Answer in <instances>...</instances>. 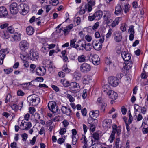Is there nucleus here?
<instances>
[{
  "mask_svg": "<svg viewBox=\"0 0 148 148\" xmlns=\"http://www.w3.org/2000/svg\"><path fill=\"white\" fill-rule=\"evenodd\" d=\"M74 22L75 24H76L77 25H78L81 22V19L80 18L78 17L75 19Z\"/></svg>",
  "mask_w": 148,
  "mask_h": 148,
  "instance_id": "nucleus-49",
  "label": "nucleus"
},
{
  "mask_svg": "<svg viewBox=\"0 0 148 148\" xmlns=\"http://www.w3.org/2000/svg\"><path fill=\"white\" fill-rule=\"evenodd\" d=\"M67 97L69 99V100L71 102H73L75 100L74 98H73L72 96L70 94H67Z\"/></svg>",
  "mask_w": 148,
  "mask_h": 148,
  "instance_id": "nucleus-55",
  "label": "nucleus"
},
{
  "mask_svg": "<svg viewBox=\"0 0 148 148\" xmlns=\"http://www.w3.org/2000/svg\"><path fill=\"white\" fill-rule=\"evenodd\" d=\"M122 57L125 62H127L130 60L131 56L130 54L127 53L125 51L122 52L121 53Z\"/></svg>",
  "mask_w": 148,
  "mask_h": 148,
  "instance_id": "nucleus-20",
  "label": "nucleus"
},
{
  "mask_svg": "<svg viewBox=\"0 0 148 148\" xmlns=\"http://www.w3.org/2000/svg\"><path fill=\"white\" fill-rule=\"evenodd\" d=\"M92 48V46H91L90 43H88L87 44L86 43V44L85 45L84 47V49L87 51H90Z\"/></svg>",
  "mask_w": 148,
  "mask_h": 148,
  "instance_id": "nucleus-38",
  "label": "nucleus"
},
{
  "mask_svg": "<svg viewBox=\"0 0 148 148\" xmlns=\"http://www.w3.org/2000/svg\"><path fill=\"white\" fill-rule=\"evenodd\" d=\"M29 110L30 113L31 114H33L36 111L35 109L33 107H30Z\"/></svg>",
  "mask_w": 148,
  "mask_h": 148,
  "instance_id": "nucleus-60",
  "label": "nucleus"
},
{
  "mask_svg": "<svg viewBox=\"0 0 148 148\" xmlns=\"http://www.w3.org/2000/svg\"><path fill=\"white\" fill-rule=\"evenodd\" d=\"M69 88L74 92L77 93L79 91L80 87L78 83L75 82H72L71 83Z\"/></svg>",
  "mask_w": 148,
  "mask_h": 148,
  "instance_id": "nucleus-9",
  "label": "nucleus"
},
{
  "mask_svg": "<svg viewBox=\"0 0 148 148\" xmlns=\"http://www.w3.org/2000/svg\"><path fill=\"white\" fill-rule=\"evenodd\" d=\"M112 132L109 139L110 143H112L114 139V136L116 133L117 135L119 136L121 133V127L120 126L117 127L116 124H114L112 125Z\"/></svg>",
  "mask_w": 148,
  "mask_h": 148,
  "instance_id": "nucleus-1",
  "label": "nucleus"
},
{
  "mask_svg": "<svg viewBox=\"0 0 148 148\" xmlns=\"http://www.w3.org/2000/svg\"><path fill=\"white\" fill-rule=\"evenodd\" d=\"M6 51L5 49H1L0 50V64H2L3 63V60L6 56L5 53H4Z\"/></svg>",
  "mask_w": 148,
  "mask_h": 148,
  "instance_id": "nucleus-24",
  "label": "nucleus"
},
{
  "mask_svg": "<svg viewBox=\"0 0 148 148\" xmlns=\"http://www.w3.org/2000/svg\"><path fill=\"white\" fill-rule=\"evenodd\" d=\"M91 80L88 76H85L83 79L82 82L84 84H88L90 83Z\"/></svg>",
  "mask_w": 148,
  "mask_h": 148,
  "instance_id": "nucleus-35",
  "label": "nucleus"
},
{
  "mask_svg": "<svg viewBox=\"0 0 148 148\" xmlns=\"http://www.w3.org/2000/svg\"><path fill=\"white\" fill-rule=\"evenodd\" d=\"M27 57L25 54L20 53V58L23 63V66L24 67L27 68L29 67V62L27 61Z\"/></svg>",
  "mask_w": 148,
  "mask_h": 148,
  "instance_id": "nucleus-14",
  "label": "nucleus"
},
{
  "mask_svg": "<svg viewBox=\"0 0 148 148\" xmlns=\"http://www.w3.org/2000/svg\"><path fill=\"white\" fill-rule=\"evenodd\" d=\"M39 57L38 54L36 52H31L29 56V59L33 61L37 60Z\"/></svg>",
  "mask_w": 148,
  "mask_h": 148,
  "instance_id": "nucleus-21",
  "label": "nucleus"
},
{
  "mask_svg": "<svg viewBox=\"0 0 148 148\" xmlns=\"http://www.w3.org/2000/svg\"><path fill=\"white\" fill-rule=\"evenodd\" d=\"M112 120L110 119H105L103 121V126L107 129L111 127Z\"/></svg>",
  "mask_w": 148,
  "mask_h": 148,
  "instance_id": "nucleus-18",
  "label": "nucleus"
},
{
  "mask_svg": "<svg viewBox=\"0 0 148 148\" xmlns=\"http://www.w3.org/2000/svg\"><path fill=\"white\" fill-rule=\"evenodd\" d=\"M14 34L12 36V38L15 41L18 40V33L15 32Z\"/></svg>",
  "mask_w": 148,
  "mask_h": 148,
  "instance_id": "nucleus-51",
  "label": "nucleus"
},
{
  "mask_svg": "<svg viewBox=\"0 0 148 148\" xmlns=\"http://www.w3.org/2000/svg\"><path fill=\"white\" fill-rule=\"evenodd\" d=\"M114 14L116 15H119L123 14V10L120 5L118 4L115 7Z\"/></svg>",
  "mask_w": 148,
  "mask_h": 148,
  "instance_id": "nucleus-25",
  "label": "nucleus"
},
{
  "mask_svg": "<svg viewBox=\"0 0 148 148\" xmlns=\"http://www.w3.org/2000/svg\"><path fill=\"white\" fill-rule=\"evenodd\" d=\"M8 11L5 7L2 6L0 7V16L3 17L8 14Z\"/></svg>",
  "mask_w": 148,
  "mask_h": 148,
  "instance_id": "nucleus-22",
  "label": "nucleus"
},
{
  "mask_svg": "<svg viewBox=\"0 0 148 148\" xmlns=\"http://www.w3.org/2000/svg\"><path fill=\"white\" fill-rule=\"evenodd\" d=\"M128 32L130 34H134L135 32L133 26L131 25L129 29H128Z\"/></svg>",
  "mask_w": 148,
  "mask_h": 148,
  "instance_id": "nucleus-45",
  "label": "nucleus"
},
{
  "mask_svg": "<svg viewBox=\"0 0 148 148\" xmlns=\"http://www.w3.org/2000/svg\"><path fill=\"white\" fill-rule=\"evenodd\" d=\"M104 38L102 37L98 40H95L93 41L92 45L94 49L97 51L100 50L102 48V43L104 42Z\"/></svg>",
  "mask_w": 148,
  "mask_h": 148,
  "instance_id": "nucleus-3",
  "label": "nucleus"
},
{
  "mask_svg": "<svg viewBox=\"0 0 148 148\" xmlns=\"http://www.w3.org/2000/svg\"><path fill=\"white\" fill-rule=\"evenodd\" d=\"M48 106L49 110L53 113H56L58 112V107L55 102L51 101L49 102Z\"/></svg>",
  "mask_w": 148,
  "mask_h": 148,
  "instance_id": "nucleus-4",
  "label": "nucleus"
},
{
  "mask_svg": "<svg viewBox=\"0 0 148 148\" xmlns=\"http://www.w3.org/2000/svg\"><path fill=\"white\" fill-rule=\"evenodd\" d=\"M64 139L63 138H60L58 139L57 142L58 143L61 144L64 142Z\"/></svg>",
  "mask_w": 148,
  "mask_h": 148,
  "instance_id": "nucleus-64",
  "label": "nucleus"
},
{
  "mask_svg": "<svg viewBox=\"0 0 148 148\" xmlns=\"http://www.w3.org/2000/svg\"><path fill=\"white\" fill-rule=\"evenodd\" d=\"M113 32L112 29L110 28L108 31V33L106 35V37L107 38H108L111 36V34Z\"/></svg>",
  "mask_w": 148,
  "mask_h": 148,
  "instance_id": "nucleus-50",
  "label": "nucleus"
},
{
  "mask_svg": "<svg viewBox=\"0 0 148 148\" xmlns=\"http://www.w3.org/2000/svg\"><path fill=\"white\" fill-rule=\"evenodd\" d=\"M13 70L12 68H10L8 69H4V71L5 72V73L8 74H10L11 72H12Z\"/></svg>",
  "mask_w": 148,
  "mask_h": 148,
  "instance_id": "nucleus-46",
  "label": "nucleus"
},
{
  "mask_svg": "<svg viewBox=\"0 0 148 148\" xmlns=\"http://www.w3.org/2000/svg\"><path fill=\"white\" fill-rule=\"evenodd\" d=\"M113 36L115 41L118 42H120L122 39L121 33L118 31H116L114 33Z\"/></svg>",
  "mask_w": 148,
  "mask_h": 148,
  "instance_id": "nucleus-13",
  "label": "nucleus"
},
{
  "mask_svg": "<svg viewBox=\"0 0 148 148\" xmlns=\"http://www.w3.org/2000/svg\"><path fill=\"white\" fill-rule=\"evenodd\" d=\"M111 16V14L110 13H107L103 16L104 20L105 21L108 20L110 18Z\"/></svg>",
  "mask_w": 148,
  "mask_h": 148,
  "instance_id": "nucleus-40",
  "label": "nucleus"
},
{
  "mask_svg": "<svg viewBox=\"0 0 148 148\" xmlns=\"http://www.w3.org/2000/svg\"><path fill=\"white\" fill-rule=\"evenodd\" d=\"M94 15L95 16L96 20H99L102 17L103 12L101 10L97 11L94 13Z\"/></svg>",
  "mask_w": 148,
  "mask_h": 148,
  "instance_id": "nucleus-28",
  "label": "nucleus"
},
{
  "mask_svg": "<svg viewBox=\"0 0 148 148\" xmlns=\"http://www.w3.org/2000/svg\"><path fill=\"white\" fill-rule=\"evenodd\" d=\"M59 3L58 0H51L50 3L53 6L57 5Z\"/></svg>",
  "mask_w": 148,
  "mask_h": 148,
  "instance_id": "nucleus-43",
  "label": "nucleus"
},
{
  "mask_svg": "<svg viewBox=\"0 0 148 148\" xmlns=\"http://www.w3.org/2000/svg\"><path fill=\"white\" fill-rule=\"evenodd\" d=\"M128 62H129L127 63L125 62V63L126 65L124 67V69L126 70H129L130 69L132 65V61H129Z\"/></svg>",
  "mask_w": 148,
  "mask_h": 148,
  "instance_id": "nucleus-30",
  "label": "nucleus"
},
{
  "mask_svg": "<svg viewBox=\"0 0 148 148\" xmlns=\"http://www.w3.org/2000/svg\"><path fill=\"white\" fill-rule=\"evenodd\" d=\"M38 97L36 94H33L27 97L28 102L29 103L30 105L35 106L37 105L39 103Z\"/></svg>",
  "mask_w": 148,
  "mask_h": 148,
  "instance_id": "nucleus-2",
  "label": "nucleus"
},
{
  "mask_svg": "<svg viewBox=\"0 0 148 148\" xmlns=\"http://www.w3.org/2000/svg\"><path fill=\"white\" fill-rule=\"evenodd\" d=\"M91 60L92 63L95 65H98L100 63V59L98 56L96 54L92 56Z\"/></svg>",
  "mask_w": 148,
  "mask_h": 148,
  "instance_id": "nucleus-19",
  "label": "nucleus"
},
{
  "mask_svg": "<svg viewBox=\"0 0 148 148\" xmlns=\"http://www.w3.org/2000/svg\"><path fill=\"white\" fill-rule=\"evenodd\" d=\"M101 110L102 111H104L105 110V108L107 106V104L106 103H103L101 104Z\"/></svg>",
  "mask_w": 148,
  "mask_h": 148,
  "instance_id": "nucleus-62",
  "label": "nucleus"
},
{
  "mask_svg": "<svg viewBox=\"0 0 148 148\" xmlns=\"http://www.w3.org/2000/svg\"><path fill=\"white\" fill-rule=\"evenodd\" d=\"M62 70L66 73H68L70 72V70L68 69L67 66H64L62 68Z\"/></svg>",
  "mask_w": 148,
  "mask_h": 148,
  "instance_id": "nucleus-48",
  "label": "nucleus"
},
{
  "mask_svg": "<svg viewBox=\"0 0 148 148\" xmlns=\"http://www.w3.org/2000/svg\"><path fill=\"white\" fill-rule=\"evenodd\" d=\"M120 139L119 138H117L115 143V145L116 148H119V143L120 141Z\"/></svg>",
  "mask_w": 148,
  "mask_h": 148,
  "instance_id": "nucleus-59",
  "label": "nucleus"
},
{
  "mask_svg": "<svg viewBox=\"0 0 148 148\" xmlns=\"http://www.w3.org/2000/svg\"><path fill=\"white\" fill-rule=\"evenodd\" d=\"M83 6V5H82V6L81 7V8L80 9V10L79 12V14L81 15H82L84 14L85 12V11H86L85 9V8L84 7L82 8V6Z\"/></svg>",
  "mask_w": 148,
  "mask_h": 148,
  "instance_id": "nucleus-53",
  "label": "nucleus"
},
{
  "mask_svg": "<svg viewBox=\"0 0 148 148\" xmlns=\"http://www.w3.org/2000/svg\"><path fill=\"white\" fill-rule=\"evenodd\" d=\"M32 127L31 123L30 122H26L23 120L20 125L19 129L21 130H28Z\"/></svg>",
  "mask_w": 148,
  "mask_h": 148,
  "instance_id": "nucleus-6",
  "label": "nucleus"
},
{
  "mask_svg": "<svg viewBox=\"0 0 148 148\" xmlns=\"http://www.w3.org/2000/svg\"><path fill=\"white\" fill-rule=\"evenodd\" d=\"M86 42L84 40H79L76 44V48L78 50H83Z\"/></svg>",
  "mask_w": 148,
  "mask_h": 148,
  "instance_id": "nucleus-15",
  "label": "nucleus"
},
{
  "mask_svg": "<svg viewBox=\"0 0 148 148\" xmlns=\"http://www.w3.org/2000/svg\"><path fill=\"white\" fill-rule=\"evenodd\" d=\"M81 140H83V142L85 145H86L87 144V138H86L85 136L84 135H82V138L81 139Z\"/></svg>",
  "mask_w": 148,
  "mask_h": 148,
  "instance_id": "nucleus-56",
  "label": "nucleus"
},
{
  "mask_svg": "<svg viewBox=\"0 0 148 148\" xmlns=\"http://www.w3.org/2000/svg\"><path fill=\"white\" fill-rule=\"evenodd\" d=\"M93 137L95 140H98L99 138V134L96 132L94 133L93 134Z\"/></svg>",
  "mask_w": 148,
  "mask_h": 148,
  "instance_id": "nucleus-44",
  "label": "nucleus"
},
{
  "mask_svg": "<svg viewBox=\"0 0 148 148\" xmlns=\"http://www.w3.org/2000/svg\"><path fill=\"white\" fill-rule=\"evenodd\" d=\"M108 82L112 86L116 87L119 84V79H118L117 78L115 77H111L109 78Z\"/></svg>",
  "mask_w": 148,
  "mask_h": 148,
  "instance_id": "nucleus-10",
  "label": "nucleus"
},
{
  "mask_svg": "<svg viewBox=\"0 0 148 148\" xmlns=\"http://www.w3.org/2000/svg\"><path fill=\"white\" fill-rule=\"evenodd\" d=\"M19 6L20 7L21 10H22V12L20 13L21 14L24 15L28 13L29 8L26 4L21 3L19 5Z\"/></svg>",
  "mask_w": 148,
  "mask_h": 148,
  "instance_id": "nucleus-12",
  "label": "nucleus"
},
{
  "mask_svg": "<svg viewBox=\"0 0 148 148\" xmlns=\"http://www.w3.org/2000/svg\"><path fill=\"white\" fill-rule=\"evenodd\" d=\"M26 31L27 34L29 35H32L34 32V28L31 26H28L26 28Z\"/></svg>",
  "mask_w": 148,
  "mask_h": 148,
  "instance_id": "nucleus-29",
  "label": "nucleus"
},
{
  "mask_svg": "<svg viewBox=\"0 0 148 148\" xmlns=\"http://www.w3.org/2000/svg\"><path fill=\"white\" fill-rule=\"evenodd\" d=\"M87 3L86 4L84 5L86 10H87L88 12H90L92 10V6L95 4V0H86Z\"/></svg>",
  "mask_w": 148,
  "mask_h": 148,
  "instance_id": "nucleus-8",
  "label": "nucleus"
},
{
  "mask_svg": "<svg viewBox=\"0 0 148 148\" xmlns=\"http://www.w3.org/2000/svg\"><path fill=\"white\" fill-rule=\"evenodd\" d=\"M130 8V5L129 4L125 5L124 12L125 13H127L129 11Z\"/></svg>",
  "mask_w": 148,
  "mask_h": 148,
  "instance_id": "nucleus-52",
  "label": "nucleus"
},
{
  "mask_svg": "<svg viewBox=\"0 0 148 148\" xmlns=\"http://www.w3.org/2000/svg\"><path fill=\"white\" fill-rule=\"evenodd\" d=\"M7 31L10 34H13L14 32V29L12 26H10L8 27Z\"/></svg>",
  "mask_w": 148,
  "mask_h": 148,
  "instance_id": "nucleus-42",
  "label": "nucleus"
},
{
  "mask_svg": "<svg viewBox=\"0 0 148 148\" xmlns=\"http://www.w3.org/2000/svg\"><path fill=\"white\" fill-rule=\"evenodd\" d=\"M85 39L88 42H90L92 40V37L89 35H87L85 36Z\"/></svg>",
  "mask_w": 148,
  "mask_h": 148,
  "instance_id": "nucleus-61",
  "label": "nucleus"
},
{
  "mask_svg": "<svg viewBox=\"0 0 148 148\" xmlns=\"http://www.w3.org/2000/svg\"><path fill=\"white\" fill-rule=\"evenodd\" d=\"M74 78H75L76 80H79L80 79L81 75V73L78 72H75L73 74Z\"/></svg>",
  "mask_w": 148,
  "mask_h": 148,
  "instance_id": "nucleus-34",
  "label": "nucleus"
},
{
  "mask_svg": "<svg viewBox=\"0 0 148 148\" xmlns=\"http://www.w3.org/2000/svg\"><path fill=\"white\" fill-rule=\"evenodd\" d=\"M66 129L64 128L60 129L59 132L60 134L61 135L64 134L66 132Z\"/></svg>",
  "mask_w": 148,
  "mask_h": 148,
  "instance_id": "nucleus-54",
  "label": "nucleus"
},
{
  "mask_svg": "<svg viewBox=\"0 0 148 148\" xmlns=\"http://www.w3.org/2000/svg\"><path fill=\"white\" fill-rule=\"evenodd\" d=\"M110 92L108 95L110 98L113 99H116L117 98L118 95L116 92L112 90L110 91Z\"/></svg>",
  "mask_w": 148,
  "mask_h": 148,
  "instance_id": "nucleus-26",
  "label": "nucleus"
},
{
  "mask_svg": "<svg viewBox=\"0 0 148 148\" xmlns=\"http://www.w3.org/2000/svg\"><path fill=\"white\" fill-rule=\"evenodd\" d=\"M76 40L75 39H74L70 40V46L71 47H73L76 48V44L75 43L76 42Z\"/></svg>",
  "mask_w": 148,
  "mask_h": 148,
  "instance_id": "nucleus-39",
  "label": "nucleus"
},
{
  "mask_svg": "<svg viewBox=\"0 0 148 148\" xmlns=\"http://www.w3.org/2000/svg\"><path fill=\"white\" fill-rule=\"evenodd\" d=\"M90 65L86 63H84L82 64L80 67L81 71L83 73H87L91 69Z\"/></svg>",
  "mask_w": 148,
  "mask_h": 148,
  "instance_id": "nucleus-11",
  "label": "nucleus"
},
{
  "mask_svg": "<svg viewBox=\"0 0 148 148\" xmlns=\"http://www.w3.org/2000/svg\"><path fill=\"white\" fill-rule=\"evenodd\" d=\"M62 112L68 115H70L71 114V111L70 108L66 106H63L61 108Z\"/></svg>",
  "mask_w": 148,
  "mask_h": 148,
  "instance_id": "nucleus-23",
  "label": "nucleus"
},
{
  "mask_svg": "<svg viewBox=\"0 0 148 148\" xmlns=\"http://www.w3.org/2000/svg\"><path fill=\"white\" fill-rule=\"evenodd\" d=\"M95 118L91 116H90L88 119V123L91 125L92 124L93 122L95 120Z\"/></svg>",
  "mask_w": 148,
  "mask_h": 148,
  "instance_id": "nucleus-47",
  "label": "nucleus"
},
{
  "mask_svg": "<svg viewBox=\"0 0 148 148\" xmlns=\"http://www.w3.org/2000/svg\"><path fill=\"white\" fill-rule=\"evenodd\" d=\"M134 109L135 111L134 112H136L138 111V110L140 109V107L137 104H135L134 105Z\"/></svg>",
  "mask_w": 148,
  "mask_h": 148,
  "instance_id": "nucleus-63",
  "label": "nucleus"
},
{
  "mask_svg": "<svg viewBox=\"0 0 148 148\" xmlns=\"http://www.w3.org/2000/svg\"><path fill=\"white\" fill-rule=\"evenodd\" d=\"M46 72V69L43 66L39 67L36 69V73L39 76H42L45 74Z\"/></svg>",
  "mask_w": 148,
  "mask_h": 148,
  "instance_id": "nucleus-17",
  "label": "nucleus"
},
{
  "mask_svg": "<svg viewBox=\"0 0 148 148\" xmlns=\"http://www.w3.org/2000/svg\"><path fill=\"white\" fill-rule=\"evenodd\" d=\"M127 25L125 24H124L121 25L120 27L121 30L123 32H124L126 30Z\"/></svg>",
  "mask_w": 148,
  "mask_h": 148,
  "instance_id": "nucleus-57",
  "label": "nucleus"
},
{
  "mask_svg": "<svg viewBox=\"0 0 148 148\" xmlns=\"http://www.w3.org/2000/svg\"><path fill=\"white\" fill-rule=\"evenodd\" d=\"M86 57L84 55H80L78 56V60L79 62H84L86 60Z\"/></svg>",
  "mask_w": 148,
  "mask_h": 148,
  "instance_id": "nucleus-37",
  "label": "nucleus"
},
{
  "mask_svg": "<svg viewBox=\"0 0 148 148\" xmlns=\"http://www.w3.org/2000/svg\"><path fill=\"white\" fill-rule=\"evenodd\" d=\"M87 3L86 4L84 5L86 10H87L88 12H90L92 10V6L95 4V0H86Z\"/></svg>",
  "mask_w": 148,
  "mask_h": 148,
  "instance_id": "nucleus-7",
  "label": "nucleus"
},
{
  "mask_svg": "<svg viewBox=\"0 0 148 148\" xmlns=\"http://www.w3.org/2000/svg\"><path fill=\"white\" fill-rule=\"evenodd\" d=\"M103 92L106 94L108 95L112 90H110V87L108 85H106L104 86L103 87Z\"/></svg>",
  "mask_w": 148,
  "mask_h": 148,
  "instance_id": "nucleus-33",
  "label": "nucleus"
},
{
  "mask_svg": "<svg viewBox=\"0 0 148 148\" xmlns=\"http://www.w3.org/2000/svg\"><path fill=\"white\" fill-rule=\"evenodd\" d=\"M81 113L84 116H86V108H84L82 109L81 110Z\"/></svg>",
  "mask_w": 148,
  "mask_h": 148,
  "instance_id": "nucleus-58",
  "label": "nucleus"
},
{
  "mask_svg": "<svg viewBox=\"0 0 148 148\" xmlns=\"http://www.w3.org/2000/svg\"><path fill=\"white\" fill-rule=\"evenodd\" d=\"M99 111L98 110H92L90 112L89 116L96 118L99 116Z\"/></svg>",
  "mask_w": 148,
  "mask_h": 148,
  "instance_id": "nucleus-27",
  "label": "nucleus"
},
{
  "mask_svg": "<svg viewBox=\"0 0 148 148\" xmlns=\"http://www.w3.org/2000/svg\"><path fill=\"white\" fill-rule=\"evenodd\" d=\"M21 135L22 138V140L23 141H25L28 138V135L26 133H24L21 134Z\"/></svg>",
  "mask_w": 148,
  "mask_h": 148,
  "instance_id": "nucleus-41",
  "label": "nucleus"
},
{
  "mask_svg": "<svg viewBox=\"0 0 148 148\" xmlns=\"http://www.w3.org/2000/svg\"><path fill=\"white\" fill-rule=\"evenodd\" d=\"M47 63H48L47 65H49V71H50V73H51V72L53 70V65L51 61L49 60H47Z\"/></svg>",
  "mask_w": 148,
  "mask_h": 148,
  "instance_id": "nucleus-36",
  "label": "nucleus"
},
{
  "mask_svg": "<svg viewBox=\"0 0 148 148\" xmlns=\"http://www.w3.org/2000/svg\"><path fill=\"white\" fill-rule=\"evenodd\" d=\"M19 47L20 49L23 51L25 50L29 47L28 43L25 40L21 41L20 42Z\"/></svg>",
  "mask_w": 148,
  "mask_h": 148,
  "instance_id": "nucleus-16",
  "label": "nucleus"
},
{
  "mask_svg": "<svg viewBox=\"0 0 148 148\" xmlns=\"http://www.w3.org/2000/svg\"><path fill=\"white\" fill-rule=\"evenodd\" d=\"M10 12L12 14H16L18 12V6L17 3L13 2L10 6Z\"/></svg>",
  "mask_w": 148,
  "mask_h": 148,
  "instance_id": "nucleus-5",
  "label": "nucleus"
},
{
  "mask_svg": "<svg viewBox=\"0 0 148 148\" xmlns=\"http://www.w3.org/2000/svg\"><path fill=\"white\" fill-rule=\"evenodd\" d=\"M131 75H125V83L126 85H127L130 83L131 81Z\"/></svg>",
  "mask_w": 148,
  "mask_h": 148,
  "instance_id": "nucleus-31",
  "label": "nucleus"
},
{
  "mask_svg": "<svg viewBox=\"0 0 148 148\" xmlns=\"http://www.w3.org/2000/svg\"><path fill=\"white\" fill-rule=\"evenodd\" d=\"M61 83L62 84L63 86L65 87H67L70 86L71 83L66 79H62L61 80Z\"/></svg>",
  "mask_w": 148,
  "mask_h": 148,
  "instance_id": "nucleus-32",
  "label": "nucleus"
}]
</instances>
